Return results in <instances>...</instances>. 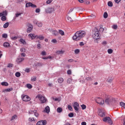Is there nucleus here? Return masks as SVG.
<instances>
[{
    "label": "nucleus",
    "mask_w": 125,
    "mask_h": 125,
    "mask_svg": "<svg viewBox=\"0 0 125 125\" xmlns=\"http://www.w3.org/2000/svg\"><path fill=\"white\" fill-rule=\"evenodd\" d=\"M33 113H34V116H35L36 118H38L39 117V113H38V111H37V110H33Z\"/></svg>",
    "instance_id": "a211bd4d"
},
{
    "label": "nucleus",
    "mask_w": 125,
    "mask_h": 125,
    "mask_svg": "<svg viewBox=\"0 0 125 125\" xmlns=\"http://www.w3.org/2000/svg\"><path fill=\"white\" fill-rule=\"evenodd\" d=\"M1 20L2 21H6V16H2L1 18Z\"/></svg>",
    "instance_id": "bb28decb"
},
{
    "label": "nucleus",
    "mask_w": 125,
    "mask_h": 125,
    "mask_svg": "<svg viewBox=\"0 0 125 125\" xmlns=\"http://www.w3.org/2000/svg\"><path fill=\"white\" fill-rule=\"evenodd\" d=\"M28 37L31 39V40H35V35L32 34H29L28 35Z\"/></svg>",
    "instance_id": "6ab92c4d"
},
{
    "label": "nucleus",
    "mask_w": 125,
    "mask_h": 125,
    "mask_svg": "<svg viewBox=\"0 0 125 125\" xmlns=\"http://www.w3.org/2000/svg\"><path fill=\"white\" fill-rule=\"evenodd\" d=\"M36 98H39L42 103H45L46 102V99L42 95H38Z\"/></svg>",
    "instance_id": "20e7f679"
},
{
    "label": "nucleus",
    "mask_w": 125,
    "mask_h": 125,
    "mask_svg": "<svg viewBox=\"0 0 125 125\" xmlns=\"http://www.w3.org/2000/svg\"><path fill=\"white\" fill-rule=\"evenodd\" d=\"M80 105L78 102H76L74 103L73 107H79Z\"/></svg>",
    "instance_id": "c85d7f7f"
},
{
    "label": "nucleus",
    "mask_w": 125,
    "mask_h": 125,
    "mask_svg": "<svg viewBox=\"0 0 125 125\" xmlns=\"http://www.w3.org/2000/svg\"><path fill=\"white\" fill-rule=\"evenodd\" d=\"M67 73L68 75H71V74H72V71H71L70 70H69L67 71Z\"/></svg>",
    "instance_id": "774afa93"
},
{
    "label": "nucleus",
    "mask_w": 125,
    "mask_h": 125,
    "mask_svg": "<svg viewBox=\"0 0 125 125\" xmlns=\"http://www.w3.org/2000/svg\"><path fill=\"white\" fill-rule=\"evenodd\" d=\"M18 37H16V36H14V37H12L11 38V40H12L13 41H15V40H17Z\"/></svg>",
    "instance_id": "3c124183"
},
{
    "label": "nucleus",
    "mask_w": 125,
    "mask_h": 125,
    "mask_svg": "<svg viewBox=\"0 0 125 125\" xmlns=\"http://www.w3.org/2000/svg\"><path fill=\"white\" fill-rule=\"evenodd\" d=\"M26 86L27 88H32V85L31 84H27Z\"/></svg>",
    "instance_id": "864d4df0"
},
{
    "label": "nucleus",
    "mask_w": 125,
    "mask_h": 125,
    "mask_svg": "<svg viewBox=\"0 0 125 125\" xmlns=\"http://www.w3.org/2000/svg\"><path fill=\"white\" fill-rule=\"evenodd\" d=\"M11 90H12V88L5 89V91H7V92L11 91Z\"/></svg>",
    "instance_id": "5fc2aeb1"
},
{
    "label": "nucleus",
    "mask_w": 125,
    "mask_h": 125,
    "mask_svg": "<svg viewBox=\"0 0 125 125\" xmlns=\"http://www.w3.org/2000/svg\"><path fill=\"white\" fill-rule=\"evenodd\" d=\"M58 82L60 83H62V82H64V79H63V78H60L59 79H58Z\"/></svg>",
    "instance_id": "b1692460"
},
{
    "label": "nucleus",
    "mask_w": 125,
    "mask_h": 125,
    "mask_svg": "<svg viewBox=\"0 0 125 125\" xmlns=\"http://www.w3.org/2000/svg\"><path fill=\"white\" fill-rule=\"evenodd\" d=\"M67 19L68 20H69V21H70V22H72V21H73V20H72V18L70 17H67Z\"/></svg>",
    "instance_id": "0e129e2a"
},
{
    "label": "nucleus",
    "mask_w": 125,
    "mask_h": 125,
    "mask_svg": "<svg viewBox=\"0 0 125 125\" xmlns=\"http://www.w3.org/2000/svg\"><path fill=\"white\" fill-rule=\"evenodd\" d=\"M20 42H21L22 44H26V41L23 39H21L20 40Z\"/></svg>",
    "instance_id": "aec40b11"
},
{
    "label": "nucleus",
    "mask_w": 125,
    "mask_h": 125,
    "mask_svg": "<svg viewBox=\"0 0 125 125\" xmlns=\"http://www.w3.org/2000/svg\"><path fill=\"white\" fill-rule=\"evenodd\" d=\"M100 32H99V30L98 29H96V31H95L93 32V39H94L95 40H98L99 39H100Z\"/></svg>",
    "instance_id": "7ed1b4c3"
},
{
    "label": "nucleus",
    "mask_w": 125,
    "mask_h": 125,
    "mask_svg": "<svg viewBox=\"0 0 125 125\" xmlns=\"http://www.w3.org/2000/svg\"><path fill=\"white\" fill-rule=\"evenodd\" d=\"M120 106H121V107H123V108H124V109H125V103H124L123 102H121L120 103Z\"/></svg>",
    "instance_id": "a878e982"
},
{
    "label": "nucleus",
    "mask_w": 125,
    "mask_h": 125,
    "mask_svg": "<svg viewBox=\"0 0 125 125\" xmlns=\"http://www.w3.org/2000/svg\"><path fill=\"white\" fill-rule=\"evenodd\" d=\"M8 26H9V23L8 22H7L4 24L3 28H7V27H8Z\"/></svg>",
    "instance_id": "393cba45"
},
{
    "label": "nucleus",
    "mask_w": 125,
    "mask_h": 125,
    "mask_svg": "<svg viewBox=\"0 0 125 125\" xmlns=\"http://www.w3.org/2000/svg\"><path fill=\"white\" fill-rule=\"evenodd\" d=\"M59 33L62 36H64V35H65V33H64V31L62 30H59Z\"/></svg>",
    "instance_id": "5701e85b"
},
{
    "label": "nucleus",
    "mask_w": 125,
    "mask_h": 125,
    "mask_svg": "<svg viewBox=\"0 0 125 125\" xmlns=\"http://www.w3.org/2000/svg\"><path fill=\"white\" fill-rule=\"evenodd\" d=\"M103 122H107L110 125H112L113 124V121L111 120V118L109 117H106L103 119Z\"/></svg>",
    "instance_id": "423d86ee"
},
{
    "label": "nucleus",
    "mask_w": 125,
    "mask_h": 125,
    "mask_svg": "<svg viewBox=\"0 0 125 125\" xmlns=\"http://www.w3.org/2000/svg\"><path fill=\"white\" fill-rule=\"evenodd\" d=\"M79 45H80V46H83V45H84V43L83 42H81L79 44Z\"/></svg>",
    "instance_id": "052dcab7"
},
{
    "label": "nucleus",
    "mask_w": 125,
    "mask_h": 125,
    "mask_svg": "<svg viewBox=\"0 0 125 125\" xmlns=\"http://www.w3.org/2000/svg\"><path fill=\"white\" fill-rule=\"evenodd\" d=\"M116 102V99L112 97H107L105 100V104L107 105H112V106H115Z\"/></svg>",
    "instance_id": "f03ea898"
},
{
    "label": "nucleus",
    "mask_w": 125,
    "mask_h": 125,
    "mask_svg": "<svg viewBox=\"0 0 125 125\" xmlns=\"http://www.w3.org/2000/svg\"><path fill=\"white\" fill-rule=\"evenodd\" d=\"M53 11H54V8H53L49 7L45 9V12H46V13H52Z\"/></svg>",
    "instance_id": "9d476101"
},
{
    "label": "nucleus",
    "mask_w": 125,
    "mask_h": 125,
    "mask_svg": "<svg viewBox=\"0 0 125 125\" xmlns=\"http://www.w3.org/2000/svg\"><path fill=\"white\" fill-rule=\"evenodd\" d=\"M41 11V10H40V9L37 8L36 9V13H39V12Z\"/></svg>",
    "instance_id": "338daca9"
},
{
    "label": "nucleus",
    "mask_w": 125,
    "mask_h": 125,
    "mask_svg": "<svg viewBox=\"0 0 125 125\" xmlns=\"http://www.w3.org/2000/svg\"><path fill=\"white\" fill-rule=\"evenodd\" d=\"M30 6H31V7H32L33 8H35L36 7H37V5L32 3L31 2H28L26 3L25 7H30Z\"/></svg>",
    "instance_id": "6e6552de"
},
{
    "label": "nucleus",
    "mask_w": 125,
    "mask_h": 125,
    "mask_svg": "<svg viewBox=\"0 0 125 125\" xmlns=\"http://www.w3.org/2000/svg\"><path fill=\"white\" fill-rule=\"evenodd\" d=\"M65 53V51L61 50H59L56 52V54H58V55H61L62 54H64Z\"/></svg>",
    "instance_id": "ddd939ff"
},
{
    "label": "nucleus",
    "mask_w": 125,
    "mask_h": 125,
    "mask_svg": "<svg viewBox=\"0 0 125 125\" xmlns=\"http://www.w3.org/2000/svg\"><path fill=\"white\" fill-rule=\"evenodd\" d=\"M1 85H3L4 86H8V83L7 82H2L1 83Z\"/></svg>",
    "instance_id": "4be33fe9"
},
{
    "label": "nucleus",
    "mask_w": 125,
    "mask_h": 125,
    "mask_svg": "<svg viewBox=\"0 0 125 125\" xmlns=\"http://www.w3.org/2000/svg\"><path fill=\"white\" fill-rule=\"evenodd\" d=\"M21 52H23L24 53V52H26V49L25 48H21L20 49Z\"/></svg>",
    "instance_id": "4c0bfd02"
},
{
    "label": "nucleus",
    "mask_w": 125,
    "mask_h": 125,
    "mask_svg": "<svg viewBox=\"0 0 125 125\" xmlns=\"http://www.w3.org/2000/svg\"><path fill=\"white\" fill-rule=\"evenodd\" d=\"M36 81H37V78L34 77V78H31L32 82H36Z\"/></svg>",
    "instance_id": "6e6d98bb"
},
{
    "label": "nucleus",
    "mask_w": 125,
    "mask_h": 125,
    "mask_svg": "<svg viewBox=\"0 0 125 125\" xmlns=\"http://www.w3.org/2000/svg\"><path fill=\"white\" fill-rule=\"evenodd\" d=\"M107 4L109 6H110V7H112V6H113V3L112 1H108Z\"/></svg>",
    "instance_id": "c9c22d12"
},
{
    "label": "nucleus",
    "mask_w": 125,
    "mask_h": 125,
    "mask_svg": "<svg viewBox=\"0 0 125 125\" xmlns=\"http://www.w3.org/2000/svg\"><path fill=\"white\" fill-rule=\"evenodd\" d=\"M75 54H79L80 53V49H77L75 50Z\"/></svg>",
    "instance_id": "c03bdc74"
},
{
    "label": "nucleus",
    "mask_w": 125,
    "mask_h": 125,
    "mask_svg": "<svg viewBox=\"0 0 125 125\" xmlns=\"http://www.w3.org/2000/svg\"><path fill=\"white\" fill-rule=\"evenodd\" d=\"M28 121H29V122H30V123H33V122H35V121H36V120H35V118H29L28 119Z\"/></svg>",
    "instance_id": "c756f323"
},
{
    "label": "nucleus",
    "mask_w": 125,
    "mask_h": 125,
    "mask_svg": "<svg viewBox=\"0 0 125 125\" xmlns=\"http://www.w3.org/2000/svg\"><path fill=\"white\" fill-rule=\"evenodd\" d=\"M99 116H100V117H105L104 112H101L99 113Z\"/></svg>",
    "instance_id": "7c9ffc66"
},
{
    "label": "nucleus",
    "mask_w": 125,
    "mask_h": 125,
    "mask_svg": "<svg viewBox=\"0 0 125 125\" xmlns=\"http://www.w3.org/2000/svg\"><path fill=\"white\" fill-rule=\"evenodd\" d=\"M93 79V77L91 78V77H87L86 78V81H92V79Z\"/></svg>",
    "instance_id": "a18cd8bd"
},
{
    "label": "nucleus",
    "mask_w": 125,
    "mask_h": 125,
    "mask_svg": "<svg viewBox=\"0 0 125 125\" xmlns=\"http://www.w3.org/2000/svg\"><path fill=\"white\" fill-rule=\"evenodd\" d=\"M46 125V120H41L37 123L36 125Z\"/></svg>",
    "instance_id": "1a4fd4ad"
},
{
    "label": "nucleus",
    "mask_w": 125,
    "mask_h": 125,
    "mask_svg": "<svg viewBox=\"0 0 125 125\" xmlns=\"http://www.w3.org/2000/svg\"><path fill=\"white\" fill-rule=\"evenodd\" d=\"M67 108L70 111H73V107H72V106L68 105L67 106Z\"/></svg>",
    "instance_id": "79ce46f5"
},
{
    "label": "nucleus",
    "mask_w": 125,
    "mask_h": 125,
    "mask_svg": "<svg viewBox=\"0 0 125 125\" xmlns=\"http://www.w3.org/2000/svg\"><path fill=\"white\" fill-rule=\"evenodd\" d=\"M3 46L4 47H10V44L7 42H5L3 43Z\"/></svg>",
    "instance_id": "dca6fc26"
},
{
    "label": "nucleus",
    "mask_w": 125,
    "mask_h": 125,
    "mask_svg": "<svg viewBox=\"0 0 125 125\" xmlns=\"http://www.w3.org/2000/svg\"><path fill=\"white\" fill-rule=\"evenodd\" d=\"M68 117H69V118H73L74 117V113H70L68 114Z\"/></svg>",
    "instance_id": "37998d69"
},
{
    "label": "nucleus",
    "mask_w": 125,
    "mask_h": 125,
    "mask_svg": "<svg viewBox=\"0 0 125 125\" xmlns=\"http://www.w3.org/2000/svg\"><path fill=\"white\" fill-rule=\"evenodd\" d=\"M81 107H82L83 110H84V109H86V106L84 104H82L81 105Z\"/></svg>",
    "instance_id": "09e8293b"
},
{
    "label": "nucleus",
    "mask_w": 125,
    "mask_h": 125,
    "mask_svg": "<svg viewBox=\"0 0 125 125\" xmlns=\"http://www.w3.org/2000/svg\"><path fill=\"white\" fill-rule=\"evenodd\" d=\"M67 83H72V79L71 78L67 79Z\"/></svg>",
    "instance_id": "de8ad7c7"
},
{
    "label": "nucleus",
    "mask_w": 125,
    "mask_h": 125,
    "mask_svg": "<svg viewBox=\"0 0 125 125\" xmlns=\"http://www.w3.org/2000/svg\"><path fill=\"white\" fill-rule=\"evenodd\" d=\"M107 52L109 54H112V53H113V50L112 49H108Z\"/></svg>",
    "instance_id": "72a5a7b5"
},
{
    "label": "nucleus",
    "mask_w": 125,
    "mask_h": 125,
    "mask_svg": "<svg viewBox=\"0 0 125 125\" xmlns=\"http://www.w3.org/2000/svg\"><path fill=\"white\" fill-rule=\"evenodd\" d=\"M2 37L4 39H6L7 38V34H3L2 35Z\"/></svg>",
    "instance_id": "58836bf2"
},
{
    "label": "nucleus",
    "mask_w": 125,
    "mask_h": 125,
    "mask_svg": "<svg viewBox=\"0 0 125 125\" xmlns=\"http://www.w3.org/2000/svg\"><path fill=\"white\" fill-rule=\"evenodd\" d=\"M95 100L98 104H100V105H103L105 102L102 99L100 98H96Z\"/></svg>",
    "instance_id": "39448f33"
},
{
    "label": "nucleus",
    "mask_w": 125,
    "mask_h": 125,
    "mask_svg": "<svg viewBox=\"0 0 125 125\" xmlns=\"http://www.w3.org/2000/svg\"><path fill=\"white\" fill-rule=\"evenodd\" d=\"M73 107L76 112H79V108H78V106H74Z\"/></svg>",
    "instance_id": "13d9d810"
},
{
    "label": "nucleus",
    "mask_w": 125,
    "mask_h": 125,
    "mask_svg": "<svg viewBox=\"0 0 125 125\" xmlns=\"http://www.w3.org/2000/svg\"><path fill=\"white\" fill-rule=\"evenodd\" d=\"M21 98L23 101H25V102H27L28 101H30V100H31V98L27 95H22Z\"/></svg>",
    "instance_id": "0eeeda50"
},
{
    "label": "nucleus",
    "mask_w": 125,
    "mask_h": 125,
    "mask_svg": "<svg viewBox=\"0 0 125 125\" xmlns=\"http://www.w3.org/2000/svg\"><path fill=\"white\" fill-rule=\"evenodd\" d=\"M21 14H22V13H20L16 14V18L19 17V16H21Z\"/></svg>",
    "instance_id": "8fccbe9b"
},
{
    "label": "nucleus",
    "mask_w": 125,
    "mask_h": 125,
    "mask_svg": "<svg viewBox=\"0 0 125 125\" xmlns=\"http://www.w3.org/2000/svg\"><path fill=\"white\" fill-rule=\"evenodd\" d=\"M41 54L42 55H43V56L46 55V52H45V51H42Z\"/></svg>",
    "instance_id": "e2e57ef3"
},
{
    "label": "nucleus",
    "mask_w": 125,
    "mask_h": 125,
    "mask_svg": "<svg viewBox=\"0 0 125 125\" xmlns=\"http://www.w3.org/2000/svg\"><path fill=\"white\" fill-rule=\"evenodd\" d=\"M7 16V11H4L0 13V17L1 16Z\"/></svg>",
    "instance_id": "f8f14e48"
},
{
    "label": "nucleus",
    "mask_w": 125,
    "mask_h": 125,
    "mask_svg": "<svg viewBox=\"0 0 125 125\" xmlns=\"http://www.w3.org/2000/svg\"><path fill=\"white\" fill-rule=\"evenodd\" d=\"M51 32H52V33L53 34V35H54V36H58L59 33L58 31H57V30H51Z\"/></svg>",
    "instance_id": "2eb2a0df"
},
{
    "label": "nucleus",
    "mask_w": 125,
    "mask_h": 125,
    "mask_svg": "<svg viewBox=\"0 0 125 125\" xmlns=\"http://www.w3.org/2000/svg\"><path fill=\"white\" fill-rule=\"evenodd\" d=\"M52 42H53L54 43H56V42H57V40H56V39H53L52 40Z\"/></svg>",
    "instance_id": "bf43d9fd"
},
{
    "label": "nucleus",
    "mask_w": 125,
    "mask_h": 125,
    "mask_svg": "<svg viewBox=\"0 0 125 125\" xmlns=\"http://www.w3.org/2000/svg\"><path fill=\"white\" fill-rule=\"evenodd\" d=\"M16 119H17V115H14L12 117L11 121H13V120H15Z\"/></svg>",
    "instance_id": "f704fd0d"
},
{
    "label": "nucleus",
    "mask_w": 125,
    "mask_h": 125,
    "mask_svg": "<svg viewBox=\"0 0 125 125\" xmlns=\"http://www.w3.org/2000/svg\"><path fill=\"white\" fill-rule=\"evenodd\" d=\"M85 34L86 33L84 31H77L73 36V40H74V41H76V42L80 41V40H82V39H83V38L85 36Z\"/></svg>",
    "instance_id": "f257e3e1"
},
{
    "label": "nucleus",
    "mask_w": 125,
    "mask_h": 125,
    "mask_svg": "<svg viewBox=\"0 0 125 125\" xmlns=\"http://www.w3.org/2000/svg\"><path fill=\"white\" fill-rule=\"evenodd\" d=\"M52 1L51 0H47V1H46V3L47 4H49V3H51V2H52Z\"/></svg>",
    "instance_id": "680f3d73"
},
{
    "label": "nucleus",
    "mask_w": 125,
    "mask_h": 125,
    "mask_svg": "<svg viewBox=\"0 0 125 125\" xmlns=\"http://www.w3.org/2000/svg\"><path fill=\"white\" fill-rule=\"evenodd\" d=\"M52 57L50 56H48V57H42V59H44V60H47V59H51Z\"/></svg>",
    "instance_id": "cd10ccee"
},
{
    "label": "nucleus",
    "mask_w": 125,
    "mask_h": 125,
    "mask_svg": "<svg viewBox=\"0 0 125 125\" xmlns=\"http://www.w3.org/2000/svg\"><path fill=\"white\" fill-rule=\"evenodd\" d=\"M8 68H12L13 67V64L11 63H8L7 65Z\"/></svg>",
    "instance_id": "ea45409f"
},
{
    "label": "nucleus",
    "mask_w": 125,
    "mask_h": 125,
    "mask_svg": "<svg viewBox=\"0 0 125 125\" xmlns=\"http://www.w3.org/2000/svg\"><path fill=\"white\" fill-rule=\"evenodd\" d=\"M57 111L58 113H61V112H62V108L61 107H58Z\"/></svg>",
    "instance_id": "e433bc0d"
},
{
    "label": "nucleus",
    "mask_w": 125,
    "mask_h": 125,
    "mask_svg": "<svg viewBox=\"0 0 125 125\" xmlns=\"http://www.w3.org/2000/svg\"><path fill=\"white\" fill-rule=\"evenodd\" d=\"M53 100H54V101H60V100L59 99V98H53Z\"/></svg>",
    "instance_id": "4d7b16f0"
},
{
    "label": "nucleus",
    "mask_w": 125,
    "mask_h": 125,
    "mask_svg": "<svg viewBox=\"0 0 125 125\" xmlns=\"http://www.w3.org/2000/svg\"><path fill=\"white\" fill-rule=\"evenodd\" d=\"M36 25H37L38 27H42V22L37 21Z\"/></svg>",
    "instance_id": "412c9836"
},
{
    "label": "nucleus",
    "mask_w": 125,
    "mask_h": 125,
    "mask_svg": "<svg viewBox=\"0 0 125 125\" xmlns=\"http://www.w3.org/2000/svg\"><path fill=\"white\" fill-rule=\"evenodd\" d=\"M112 27V29H114V30H116V29H118V25H113Z\"/></svg>",
    "instance_id": "49530a36"
},
{
    "label": "nucleus",
    "mask_w": 125,
    "mask_h": 125,
    "mask_svg": "<svg viewBox=\"0 0 125 125\" xmlns=\"http://www.w3.org/2000/svg\"><path fill=\"white\" fill-rule=\"evenodd\" d=\"M99 32H100L101 33V32H104V29L103 27H100L99 28Z\"/></svg>",
    "instance_id": "603ef678"
},
{
    "label": "nucleus",
    "mask_w": 125,
    "mask_h": 125,
    "mask_svg": "<svg viewBox=\"0 0 125 125\" xmlns=\"http://www.w3.org/2000/svg\"><path fill=\"white\" fill-rule=\"evenodd\" d=\"M15 76L17 78H19V77H20V76H21V73H20V72H16L15 74Z\"/></svg>",
    "instance_id": "473e14b6"
},
{
    "label": "nucleus",
    "mask_w": 125,
    "mask_h": 125,
    "mask_svg": "<svg viewBox=\"0 0 125 125\" xmlns=\"http://www.w3.org/2000/svg\"><path fill=\"white\" fill-rule=\"evenodd\" d=\"M25 72H26V73H30V69L29 68H26L25 70Z\"/></svg>",
    "instance_id": "69168bd1"
},
{
    "label": "nucleus",
    "mask_w": 125,
    "mask_h": 125,
    "mask_svg": "<svg viewBox=\"0 0 125 125\" xmlns=\"http://www.w3.org/2000/svg\"><path fill=\"white\" fill-rule=\"evenodd\" d=\"M108 18V13L107 12H104V18L106 19V18Z\"/></svg>",
    "instance_id": "2f4dec72"
},
{
    "label": "nucleus",
    "mask_w": 125,
    "mask_h": 125,
    "mask_svg": "<svg viewBox=\"0 0 125 125\" xmlns=\"http://www.w3.org/2000/svg\"><path fill=\"white\" fill-rule=\"evenodd\" d=\"M23 60L24 58H18L16 60V62L18 63V64H19V63H21V62H22V61H23Z\"/></svg>",
    "instance_id": "4468645a"
},
{
    "label": "nucleus",
    "mask_w": 125,
    "mask_h": 125,
    "mask_svg": "<svg viewBox=\"0 0 125 125\" xmlns=\"http://www.w3.org/2000/svg\"><path fill=\"white\" fill-rule=\"evenodd\" d=\"M33 30V25L32 24H29L28 27L27 29V33H31Z\"/></svg>",
    "instance_id": "9b49d317"
},
{
    "label": "nucleus",
    "mask_w": 125,
    "mask_h": 125,
    "mask_svg": "<svg viewBox=\"0 0 125 125\" xmlns=\"http://www.w3.org/2000/svg\"><path fill=\"white\" fill-rule=\"evenodd\" d=\"M39 40H41V41H42L43 40H44V37L42 35H40Z\"/></svg>",
    "instance_id": "a19ab883"
},
{
    "label": "nucleus",
    "mask_w": 125,
    "mask_h": 125,
    "mask_svg": "<svg viewBox=\"0 0 125 125\" xmlns=\"http://www.w3.org/2000/svg\"><path fill=\"white\" fill-rule=\"evenodd\" d=\"M45 112L48 114L50 112V108H49V106H47L45 108Z\"/></svg>",
    "instance_id": "f3484780"
}]
</instances>
